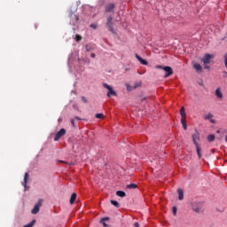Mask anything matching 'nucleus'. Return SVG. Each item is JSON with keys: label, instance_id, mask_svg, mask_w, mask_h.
<instances>
[{"label": "nucleus", "instance_id": "nucleus-10", "mask_svg": "<svg viewBox=\"0 0 227 227\" xmlns=\"http://www.w3.org/2000/svg\"><path fill=\"white\" fill-rule=\"evenodd\" d=\"M204 120H209L211 123H215V120L212 119L214 118V114L207 113L203 116Z\"/></svg>", "mask_w": 227, "mask_h": 227}, {"label": "nucleus", "instance_id": "nucleus-17", "mask_svg": "<svg viewBox=\"0 0 227 227\" xmlns=\"http://www.w3.org/2000/svg\"><path fill=\"white\" fill-rule=\"evenodd\" d=\"M177 193H178V200L182 201V200H184V190L177 189Z\"/></svg>", "mask_w": 227, "mask_h": 227}, {"label": "nucleus", "instance_id": "nucleus-12", "mask_svg": "<svg viewBox=\"0 0 227 227\" xmlns=\"http://www.w3.org/2000/svg\"><path fill=\"white\" fill-rule=\"evenodd\" d=\"M193 144L196 145H198V141L200 139V133L198 130H195V133L192 136Z\"/></svg>", "mask_w": 227, "mask_h": 227}, {"label": "nucleus", "instance_id": "nucleus-5", "mask_svg": "<svg viewBox=\"0 0 227 227\" xmlns=\"http://www.w3.org/2000/svg\"><path fill=\"white\" fill-rule=\"evenodd\" d=\"M43 200L40 199L38 202L35 205L34 208L31 210V213L34 215L38 214L40 212V207H42Z\"/></svg>", "mask_w": 227, "mask_h": 227}, {"label": "nucleus", "instance_id": "nucleus-35", "mask_svg": "<svg viewBox=\"0 0 227 227\" xmlns=\"http://www.w3.org/2000/svg\"><path fill=\"white\" fill-rule=\"evenodd\" d=\"M156 68H159L160 70H164V67H162V66H156Z\"/></svg>", "mask_w": 227, "mask_h": 227}, {"label": "nucleus", "instance_id": "nucleus-44", "mask_svg": "<svg viewBox=\"0 0 227 227\" xmlns=\"http://www.w3.org/2000/svg\"><path fill=\"white\" fill-rule=\"evenodd\" d=\"M142 100H146V98H143Z\"/></svg>", "mask_w": 227, "mask_h": 227}, {"label": "nucleus", "instance_id": "nucleus-31", "mask_svg": "<svg viewBox=\"0 0 227 227\" xmlns=\"http://www.w3.org/2000/svg\"><path fill=\"white\" fill-rule=\"evenodd\" d=\"M85 49H86L87 52H90V51H91L92 48H91V46L87 44V45H85Z\"/></svg>", "mask_w": 227, "mask_h": 227}, {"label": "nucleus", "instance_id": "nucleus-34", "mask_svg": "<svg viewBox=\"0 0 227 227\" xmlns=\"http://www.w3.org/2000/svg\"><path fill=\"white\" fill-rule=\"evenodd\" d=\"M90 27H92V29H97L98 26L96 24H91Z\"/></svg>", "mask_w": 227, "mask_h": 227}, {"label": "nucleus", "instance_id": "nucleus-42", "mask_svg": "<svg viewBox=\"0 0 227 227\" xmlns=\"http://www.w3.org/2000/svg\"><path fill=\"white\" fill-rule=\"evenodd\" d=\"M200 86L203 85V82H200Z\"/></svg>", "mask_w": 227, "mask_h": 227}, {"label": "nucleus", "instance_id": "nucleus-2", "mask_svg": "<svg viewBox=\"0 0 227 227\" xmlns=\"http://www.w3.org/2000/svg\"><path fill=\"white\" fill-rule=\"evenodd\" d=\"M103 86L104 88L108 90V92L106 93V97L111 98V97H116L118 95L116 91L113 90V87H111L109 84L104 83Z\"/></svg>", "mask_w": 227, "mask_h": 227}, {"label": "nucleus", "instance_id": "nucleus-23", "mask_svg": "<svg viewBox=\"0 0 227 227\" xmlns=\"http://www.w3.org/2000/svg\"><path fill=\"white\" fill-rule=\"evenodd\" d=\"M215 140V135H208L207 136V141H209V143H212V141Z\"/></svg>", "mask_w": 227, "mask_h": 227}, {"label": "nucleus", "instance_id": "nucleus-3", "mask_svg": "<svg viewBox=\"0 0 227 227\" xmlns=\"http://www.w3.org/2000/svg\"><path fill=\"white\" fill-rule=\"evenodd\" d=\"M212 58H214V55L206 53L204 57L201 59V61L204 65H210Z\"/></svg>", "mask_w": 227, "mask_h": 227}, {"label": "nucleus", "instance_id": "nucleus-36", "mask_svg": "<svg viewBox=\"0 0 227 227\" xmlns=\"http://www.w3.org/2000/svg\"><path fill=\"white\" fill-rule=\"evenodd\" d=\"M71 123H72L73 127H75V121L74 119L71 120Z\"/></svg>", "mask_w": 227, "mask_h": 227}, {"label": "nucleus", "instance_id": "nucleus-39", "mask_svg": "<svg viewBox=\"0 0 227 227\" xmlns=\"http://www.w3.org/2000/svg\"><path fill=\"white\" fill-rule=\"evenodd\" d=\"M134 226H135V227H139V223H134Z\"/></svg>", "mask_w": 227, "mask_h": 227}, {"label": "nucleus", "instance_id": "nucleus-22", "mask_svg": "<svg viewBox=\"0 0 227 227\" xmlns=\"http://www.w3.org/2000/svg\"><path fill=\"white\" fill-rule=\"evenodd\" d=\"M106 221H109V217H105L100 220L101 224H103L104 227H109L107 223H106Z\"/></svg>", "mask_w": 227, "mask_h": 227}, {"label": "nucleus", "instance_id": "nucleus-16", "mask_svg": "<svg viewBox=\"0 0 227 227\" xmlns=\"http://www.w3.org/2000/svg\"><path fill=\"white\" fill-rule=\"evenodd\" d=\"M27 180H29V174L27 172L25 173V176H24V187H27Z\"/></svg>", "mask_w": 227, "mask_h": 227}, {"label": "nucleus", "instance_id": "nucleus-14", "mask_svg": "<svg viewBox=\"0 0 227 227\" xmlns=\"http://www.w3.org/2000/svg\"><path fill=\"white\" fill-rule=\"evenodd\" d=\"M137 59L139 61V63H141V65H148V61L145 60L143 58H141V56H139L138 54L135 55Z\"/></svg>", "mask_w": 227, "mask_h": 227}, {"label": "nucleus", "instance_id": "nucleus-6", "mask_svg": "<svg viewBox=\"0 0 227 227\" xmlns=\"http://www.w3.org/2000/svg\"><path fill=\"white\" fill-rule=\"evenodd\" d=\"M106 27L111 33H114V28L113 27V16H108L106 19Z\"/></svg>", "mask_w": 227, "mask_h": 227}, {"label": "nucleus", "instance_id": "nucleus-32", "mask_svg": "<svg viewBox=\"0 0 227 227\" xmlns=\"http://www.w3.org/2000/svg\"><path fill=\"white\" fill-rule=\"evenodd\" d=\"M82 100L84 102V104H88V98H86V97L82 96Z\"/></svg>", "mask_w": 227, "mask_h": 227}, {"label": "nucleus", "instance_id": "nucleus-29", "mask_svg": "<svg viewBox=\"0 0 227 227\" xmlns=\"http://www.w3.org/2000/svg\"><path fill=\"white\" fill-rule=\"evenodd\" d=\"M223 61H224L225 67H227V53H225V54L223 55Z\"/></svg>", "mask_w": 227, "mask_h": 227}, {"label": "nucleus", "instance_id": "nucleus-4", "mask_svg": "<svg viewBox=\"0 0 227 227\" xmlns=\"http://www.w3.org/2000/svg\"><path fill=\"white\" fill-rule=\"evenodd\" d=\"M67 134L66 129H61L59 131H58L55 135L54 141H59L63 136Z\"/></svg>", "mask_w": 227, "mask_h": 227}, {"label": "nucleus", "instance_id": "nucleus-40", "mask_svg": "<svg viewBox=\"0 0 227 227\" xmlns=\"http://www.w3.org/2000/svg\"><path fill=\"white\" fill-rule=\"evenodd\" d=\"M90 58H96L95 53H91V54H90Z\"/></svg>", "mask_w": 227, "mask_h": 227}, {"label": "nucleus", "instance_id": "nucleus-24", "mask_svg": "<svg viewBox=\"0 0 227 227\" xmlns=\"http://www.w3.org/2000/svg\"><path fill=\"white\" fill-rule=\"evenodd\" d=\"M127 189H137V184H128Z\"/></svg>", "mask_w": 227, "mask_h": 227}, {"label": "nucleus", "instance_id": "nucleus-45", "mask_svg": "<svg viewBox=\"0 0 227 227\" xmlns=\"http://www.w3.org/2000/svg\"><path fill=\"white\" fill-rule=\"evenodd\" d=\"M225 141H226V143H227V135H226V137H225Z\"/></svg>", "mask_w": 227, "mask_h": 227}, {"label": "nucleus", "instance_id": "nucleus-20", "mask_svg": "<svg viewBox=\"0 0 227 227\" xmlns=\"http://www.w3.org/2000/svg\"><path fill=\"white\" fill-rule=\"evenodd\" d=\"M116 196H119V198H125L127 196V193L123 191H117Z\"/></svg>", "mask_w": 227, "mask_h": 227}, {"label": "nucleus", "instance_id": "nucleus-28", "mask_svg": "<svg viewBox=\"0 0 227 227\" xmlns=\"http://www.w3.org/2000/svg\"><path fill=\"white\" fill-rule=\"evenodd\" d=\"M74 39L76 42H81V40H82V37L79 35H76Z\"/></svg>", "mask_w": 227, "mask_h": 227}, {"label": "nucleus", "instance_id": "nucleus-15", "mask_svg": "<svg viewBox=\"0 0 227 227\" xmlns=\"http://www.w3.org/2000/svg\"><path fill=\"white\" fill-rule=\"evenodd\" d=\"M181 123L184 130H187V117H181Z\"/></svg>", "mask_w": 227, "mask_h": 227}, {"label": "nucleus", "instance_id": "nucleus-30", "mask_svg": "<svg viewBox=\"0 0 227 227\" xmlns=\"http://www.w3.org/2000/svg\"><path fill=\"white\" fill-rule=\"evenodd\" d=\"M176 210H177L176 207H172V214H173V215H176Z\"/></svg>", "mask_w": 227, "mask_h": 227}, {"label": "nucleus", "instance_id": "nucleus-37", "mask_svg": "<svg viewBox=\"0 0 227 227\" xmlns=\"http://www.w3.org/2000/svg\"><path fill=\"white\" fill-rule=\"evenodd\" d=\"M60 162H63L64 164H68L69 166H72L73 163H68V162H66V161H63V160H60Z\"/></svg>", "mask_w": 227, "mask_h": 227}, {"label": "nucleus", "instance_id": "nucleus-25", "mask_svg": "<svg viewBox=\"0 0 227 227\" xmlns=\"http://www.w3.org/2000/svg\"><path fill=\"white\" fill-rule=\"evenodd\" d=\"M110 203H112L116 208H120V203H118V201L111 200Z\"/></svg>", "mask_w": 227, "mask_h": 227}, {"label": "nucleus", "instance_id": "nucleus-19", "mask_svg": "<svg viewBox=\"0 0 227 227\" xmlns=\"http://www.w3.org/2000/svg\"><path fill=\"white\" fill-rule=\"evenodd\" d=\"M196 150L199 159H201V147L200 146V144H196Z\"/></svg>", "mask_w": 227, "mask_h": 227}, {"label": "nucleus", "instance_id": "nucleus-9", "mask_svg": "<svg viewBox=\"0 0 227 227\" xmlns=\"http://www.w3.org/2000/svg\"><path fill=\"white\" fill-rule=\"evenodd\" d=\"M163 70L165 72V77H169V75H173V68H171V67H164Z\"/></svg>", "mask_w": 227, "mask_h": 227}, {"label": "nucleus", "instance_id": "nucleus-43", "mask_svg": "<svg viewBox=\"0 0 227 227\" xmlns=\"http://www.w3.org/2000/svg\"><path fill=\"white\" fill-rule=\"evenodd\" d=\"M200 86L203 85V82H200Z\"/></svg>", "mask_w": 227, "mask_h": 227}, {"label": "nucleus", "instance_id": "nucleus-18", "mask_svg": "<svg viewBox=\"0 0 227 227\" xmlns=\"http://www.w3.org/2000/svg\"><path fill=\"white\" fill-rule=\"evenodd\" d=\"M181 118H187V114H185V107L182 106L180 109Z\"/></svg>", "mask_w": 227, "mask_h": 227}, {"label": "nucleus", "instance_id": "nucleus-26", "mask_svg": "<svg viewBox=\"0 0 227 227\" xmlns=\"http://www.w3.org/2000/svg\"><path fill=\"white\" fill-rule=\"evenodd\" d=\"M95 118H98L99 120H104L105 116H104V114H96Z\"/></svg>", "mask_w": 227, "mask_h": 227}, {"label": "nucleus", "instance_id": "nucleus-27", "mask_svg": "<svg viewBox=\"0 0 227 227\" xmlns=\"http://www.w3.org/2000/svg\"><path fill=\"white\" fill-rule=\"evenodd\" d=\"M35 223H36V220H33L30 223L25 225L24 227H33L35 226Z\"/></svg>", "mask_w": 227, "mask_h": 227}, {"label": "nucleus", "instance_id": "nucleus-13", "mask_svg": "<svg viewBox=\"0 0 227 227\" xmlns=\"http://www.w3.org/2000/svg\"><path fill=\"white\" fill-rule=\"evenodd\" d=\"M215 95L216 98H219V100H223V92L221 91V88L218 87L215 91Z\"/></svg>", "mask_w": 227, "mask_h": 227}, {"label": "nucleus", "instance_id": "nucleus-41", "mask_svg": "<svg viewBox=\"0 0 227 227\" xmlns=\"http://www.w3.org/2000/svg\"><path fill=\"white\" fill-rule=\"evenodd\" d=\"M74 118H75V120H81V118H79V117H77V116H76V117H74Z\"/></svg>", "mask_w": 227, "mask_h": 227}, {"label": "nucleus", "instance_id": "nucleus-7", "mask_svg": "<svg viewBox=\"0 0 227 227\" xmlns=\"http://www.w3.org/2000/svg\"><path fill=\"white\" fill-rule=\"evenodd\" d=\"M114 8H116L114 4H108L105 7V12L106 13H114Z\"/></svg>", "mask_w": 227, "mask_h": 227}, {"label": "nucleus", "instance_id": "nucleus-8", "mask_svg": "<svg viewBox=\"0 0 227 227\" xmlns=\"http://www.w3.org/2000/svg\"><path fill=\"white\" fill-rule=\"evenodd\" d=\"M70 22L73 26H75V24H77V22H79V16H77L74 12H71V14H70Z\"/></svg>", "mask_w": 227, "mask_h": 227}, {"label": "nucleus", "instance_id": "nucleus-38", "mask_svg": "<svg viewBox=\"0 0 227 227\" xmlns=\"http://www.w3.org/2000/svg\"><path fill=\"white\" fill-rule=\"evenodd\" d=\"M205 68H206L207 70H210V67L207 66V64L205 65Z\"/></svg>", "mask_w": 227, "mask_h": 227}, {"label": "nucleus", "instance_id": "nucleus-11", "mask_svg": "<svg viewBox=\"0 0 227 227\" xmlns=\"http://www.w3.org/2000/svg\"><path fill=\"white\" fill-rule=\"evenodd\" d=\"M192 65H193L194 70H196L198 74H201V72H203V67H201L200 63L193 62Z\"/></svg>", "mask_w": 227, "mask_h": 227}, {"label": "nucleus", "instance_id": "nucleus-1", "mask_svg": "<svg viewBox=\"0 0 227 227\" xmlns=\"http://www.w3.org/2000/svg\"><path fill=\"white\" fill-rule=\"evenodd\" d=\"M192 208L196 214H201L205 210L203 208V202H192Z\"/></svg>", "mask_w": 227, "mask_h": 227}, {"label": "nucleus", "instance_id": "nucleus-33", "mask_svg": "<svg viewBox=\"0 0 227 227\" xmlns=\"http://www.w3.org/2000/svg\"><path fill=\"white\" fill-rule=\"evenodd\" d=\"M139 86H141V82H137L134 86V90H136V88H139Z\"/></svg>", "mask_w": 227, "mask_h": 227}, {"label": "nucleus", "instance_id": "nucleus-21", "mask_svg": "<svg viewBox=\"0 0 227 227\" xmlns=\"http://www.w3.org/2000/svg\"><path fill=\"white\" fill-rule=\"evenodd\" d=\"M75 200H77V193H73L70 198V205H74Z\"/></svg>", "mask_w": 227, "mask_h": 227}]
</instances>
